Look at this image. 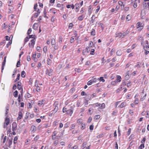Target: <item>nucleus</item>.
Wrapping results in <instances>:
<instances>
[{
    "mask_svg": "<svg viewBox=\"0 0 149 149\" xmlns=\"http://www.w3.org/2000/svg\"><path fill=\"white\" fill-rule=\"evenodd\" d=\"M51 61L50 59H48L47 60V63L48 65H50L51 63Z\"/></svg>",
    "mask_w": 149,
    "mask_h": 149,
    "instance_id": "4d7b16f0",
    "label": "nucleus"
},
{
    "mask_svg": "<svg viewBox=\"0 0 149 149\" xmlns=\"http://www.w3.org/2000/svg\"><path fill=\"white\" fill-rule=\"evenodd\" d=\"M19 116L17 118V120L20 119L22 117V113L21 112H19L18 114Z\"/></svg>",
    "mask_w": 149,
    "mask_h": 149,
    "instance_id": "4468645a",
    "label": "nucleus"
},
{
    "mask_svg": "<svg viewBox=\"0 0 149 149\" xmlns=\"http://www.w3.org/2000/svg\"><path fill=\"white\" fill-rule=\"evenodd\" d=\"M138 99L137 98H136L135 100L134 101V103L135 104H138Z\"/></svg>",
    "mask_w": 149,
    "mask_h": 149,
    "instance_id": "13d9d810",
    "label": "nucleus"
},
{
    "mask_svg": "<svg viewBox=\"0 0 149 149\" xmlns=\"http://www.w3.org/2000/svg\"><path fill=\"white\" fill-rule=\"evenodd\" d=\"M58 102H55L54 103V107H58L57 105L58 104Z\"/></svg>",
    "mask_w": 149,
    "mask_h": 149,
    "instance_id": "5fc2aeb1",
    "label": "nucleus"
},
{
    "mask_svg": "<svg viewBox=\"0 0 149 149\" xmlns=\"http://www.w3.org/2000/svg\"><path fill=\"white\" fill-rule=\"evenodd\" d=\"M29 38L28 37H26L24 39V44L27 42L29 40Z\"/></svg>",
    "mask_w": 149,
    "mask_h": 149,
    "instance_id": "79ce46f5",
    "label": "nucleus"
},
{
    "mask_svg": "<svg viewBox=\"0 0 149 149\" xmlns=\"http://www.w3.org/2000/svg\"><path fill=\"white\" fill-rule=\"evenodd\" d=\"M84 18V17H83V15H82L79 17L78 18V19L79 20L81 21Z\"/></svg>",
    "mask_w": 149,
    "mask_h": 149,
    "instance_id": "2f4dec72",
    "label": "nucleus"
},
{
    "mask_svg": "<svg viewBox=\"0 0 149 149\" xmlns=\"http://www.w3.org/2000/svg\"><path fill=\"white\" fill-rule=\"evenodd\" d=\"M53 70L52 69H47L46 70V74L48 75L49 76H51L52 74Z\"/></svg>",
    "mask_w": 149,
    "mask_h": 149,
    "instance_id": "7ed1b4c3",
    "label": "nucleus"
},
{
    "mask_svg": "<svg viewBox=\"0 0 149 149\" xmlns=\"http://www.w3.org/2000/svg\"><path fill=\"white\" fill-rule=\"evenodd\" d=\"M117 83L118 82H117V81H112L111 82V84L113 85H115L116 84H117Z\"/></svg>",
    "mask_w": 149,
    "mask_h": 149,
    "instance_id": "a19ab883",
    "label": "nucleus"
},
{
    "mask_svg": "<svg viewBox=\"0 0 149 149\" xmlns=\"http://www.w3.org/2000/svg\"><path fill=\"white\" fill-rule=\"evenodd\" d=\"M98 24L101 26L102 30H103L104 29V27L103 26V24L102 23L99 22L98 23Z\"/></svg>",
    "mask_w": 149,
    "mask_h": 149,
    "instance_id": "ea45409f",
    "label": "nucleus"
},
{
    "mask_svg": "<svg viewBox=\"0 0 149 149\" xmlns=\"http://www.w3.org/2000/svg\"><path fill=\"white\" fill-rule=\"evenodd\" d=\"M123 3L121 1H119L118 2V4L120 6H123L122 8H123L124 7L125 5L123 4Z\"/></svg>",
    "mask_w": 149,
    "mask_h": 149,
    "instance_id": "a878e982",
    "label": "nucleus"
},
{
    "mask_svg": "<svg viewBox=\"0 0 149 149\" xmlns=\"http://www.w3.org/2000/svg\"><path fill=\"white\" fill-rule=\"evenodd\" d=\"M121 77L119 75H117V82H120L121 81Z\"/></svg>",
    "mask_w": 149,
    "mask_h": 149,
    "instance_id": "f3484780",
    "label": "nucleus"
},
{
    "mask_svg": "<svg viewBox=\"0 0 149 149\" xmlns=\"http://www.w3.org/2000/svg\"><path fill=\"white\" fill-rule=\"evenodd\" d=\"M12 43V41L10 40V41L6 45V47L8 48L9 46Z\"/></svg>",
    "mask_w": 149,
    "mask_h": 149,
    "instance_id": "09e8293b",
    "label": "nucleus"
},
{
    "mask_svg": "<svg viewBox=\"0 0 149 149\" xmlns=\"http://www.w3.org/2000/svg\"><path fill=\"white\" fill-rule=\"evenodd\" d=\"M43 51L44 52L46 53L47 50V47L46 46H45L43 48Z\"/></svg>",
    "mask_w": 149,
    "mask_h": 149,
    "instance_id": "bf43d9fd",
    "label": "nucleus"
},
{
    "mask_svg": "<svg viewBox=\"0 0 149 149\" xmlns=\"http://www.w3.org/2000/svg\"><path fill=\"white\" fill-rule=\"evenodd\" d=\"M45 100H42L41 101H39V102L38 103V104L39 106H43L45 104Z\"/></svg>",
    "mask_w": 149,
    "mask_h": 149,
    "instance_id": "6e6552de",
    "label": "nucleus"
},
{
    "mask_svg": "<svg viewBox=\"0 0 149 149\" xmlns=\"http://www.w3.org/2000/svg\"><path fill=\"white\" fill-rule=\"evenodd\" d=\"M97 79L95 78L94 77H93L92 79L91 80L93 84L96 83L97 81Z\"/></svg>",
    "mask_w": 149,
    "mask_h": 149,
    "instance_id": "2eb2a0df",
    "label": "nucleus"
},
{
    "mask_svg": "<svg viewBox=\"0 0 149 149\" xmlns=\"http://www.w3.org/2000/svg\"><path fill=\"white\" fill-rule=\"evenodd\" d=\"M12 130L13 131H15L17 129V125L16 122H13L12 124Z\"/></svg>",
    "mask_w": 149,
    "mask_h": 149,
    "instance_id": "20e7f679",
    "label": "nucleus"
},
{
    "mask_svg": "<svg viewBox=\"0 0 149 149\" xmlns=\"http://www.w3.org/2000/svg\"><path fill=\"white\" fill-rule=\"evenodd\" d=\"M8 142L9 146H10L12 144V139H9L8 140Z\"/></svg>",
    "mask_w": 149,
    "mask_h": 149,
    "instance_id": "f704fd0d",
    "label": "nucleus"
},
{
    "mask_svg": "<svg viewBox=\"0 0 149 149\" xmlns=\"http://www.w3.org/2000/svg\"><path fill=\"white\" fill-rule=\"evenodd\" d=\"M6 56H5L4 58V60L2 62V64L3 65H5L6 62Z\"/></svg>",
    "mask_w": 149,
    "mask_h": 149,
    "instance_id": "de8ad7c7",
    "label": "nucleus"
},
{
    "mask_svg": "<svg viewBox=\"0 0 149 149\" xmlns=\"http://www.w3.org/2000/svg\"><path fill=\"white\" fill-rule=\"evenodd\" d=\"M122 52L121 50H119L116 52V54L118 56H120L122 54Z\"/></svg>",
    "mask_w": 149,
    "mask_h": 149,
    "instance_id": "393cba45",
    "label": "nucleus"
},
{
    "mask_svg": "<svg viewBox=\"0 0 149 149\" xmlns=\"http://www.w3.org/2000/svg\"><path fill=\"white\" fill-rule=\"evenodd\" d=\"M87 144V143L86 142H84L82 145L81 147L83 148H84L86 146Z\"/></svg>",
    "mask_w": 149,
    "mask_h": 149,
    "instance_id": "4c0bfd02",
    "label": "nucleus"
},
{
    "mask_svg": "<svg viewBox=\"0 0 149 149\" xmlns=\"http://www.w3.org/2000/svg\"><path fill=\"white\" fill-rule=\"evenodd\" d=\"M143 6L145 8H148L149 9V2L148 3H146V2H143Z\"/></svg>",
    "mask_w": 149,
    "mask_h": 149,
    "instance_id": "9d476101",
    "label": "nucleus"
},
{
    "mask_svg": "<svg viewBox=\"0 0 149 149\" xmlns=\"http://www.w3.org/2000/svg\"><path fill=\"white\" fill-rule=\"evenodd\" d=\"M73 112V109L71 107L69 109L67 110V113L68 114H70V116L71 115Z\"/></svg>",
    "mask_w": 149,
    "mask_h": 149,
    "instance_id": "f8f14e48",
    "label": "nucleus"
},
{
    "mask_svg": "<svg viewBox=\"0 0 149 149\" xmlns=\"http://www.w3.org/2000/svg\"><path fill=\"white\" fill-rule=\"evenodd\" d=\"M53 47L54 49L53 52V53H55V50H57L58 49V45H54Z\"/></svg>",
    "mask_w": 149,
    "mask_h": 149,
    "instance_id": "aec40b11",
    "label": "nucleus"
},
{
    "mask_svg": "<svg viewBox=\"0 0 149 149\" xmlns=\"http://www.w3.org/2000/svg\"><path fill=\"white\" fill-rule=\"evenodd\" d=\"M39 15L38 13H35L33 15V17H36L38 16Z\"/></svg>",
    "mask_w": 149,
    "mask_h": 149,
    "instance_id": "0e129e2a",
    "label": "nucleus"
},
{
    "mask_svg": "<svg viewBox=\"0 0 149 149\" xmlns=\"http://www.w3.org/2000/svg\"><path fill=\"white\" fill-rule=\"evenodd\" d=\"M81 129L82 130H84L85 128V125L84 123H82L81 124Z\"/></svg>",
    "mask_w": 149,
    "mask_h": 149,
    "instance_id": "7c9ffc66",
    "label": "nucleus"
},
{
    "mask_svg": "<svg viewBox=\"0 0 149 149\" xmlns=\"http://www.w3.org/2000/svg\"><path fill=\"white\" fill-rule=\"evenodd\" d=\"M31 129L32 130V132H34L36 131V126H32L31 127Z\"/></svg>",
    "mask_w": 149,
    "mask_h": 149,
    "instance_id": "412c9836",
    "label": "nucleus"
},
{
    "mask_svg": "<svg viewBox=\"0 0 149 149\" xmlns=\"http://www.w3.org/2000/svg\"><path fill=\"white\" fill-rule=\"evenodd\" d=\"M74 38L73 37H72L70 39V42L71 43H72L74 42Z\"/></svg>",
    "mask_w": 149,
    "mask_h": 149,
    "instance_id": "864d4df0",
    "label": "nucleus"
},
{
    "mask_svg": "<svg viewBox=\"0 0 149 149\" xmlns=\"http://www.w3.org/2000/svg\"><path fill=\"white\" fill-rule=\"evenodd\" d=\"M126 75L125 76V79L128 80L130 78V76L129 75L128 72H127L126 73Z\"/></svg>",
    "mask_w": 149,
    "mask_h": 149,
    "instance_id": "5701e85b",
    "label": "nucleus"
},
{
    "mask_svg": "<svg viewBox=\"0 0 149 149\" xmlns=\"http://www.w3.org/2000/svg\"><path fill=\"white\" fill-rule=\"evenodd\" d=\"M116 37H118L119 38H123L124 37V35H123V33H121L120 32L118 33H116Z\"/></svg>",
    "mask_w": 149,
    "mask_h": 149,
    "instance_id": "1a4fd4ad",
    "label": "nucleus"
},
{
    "mask_svg": "<svg viewBox=\"0 0 149 149\" xmlns=\"http://www.w3.org/2000/svg\"><path fill=\"white\" fill-rule=\"evenodd\" d=\"M26 73L25 72L23 71L21 73V76L23 78H24L25 77Z\"/></svg>",
    "mask_w": 149,
    "mask_h": 149,
    "instance_id": "c85d7f7f",
    "label": "nucleus"
},
{
    "mask_svg": "<svg viewBox=\"0 0 149 149\" xmlns=\"http://www.w3.org/2000/svg\"><path fill=\"white\" fill-rule=\"evenodd\" d=\"M131 19V17L129 15H128L126 17V19L127 21H130Z\"/></svg>",
    "mask_w": 149,
    "mask_h": 149,
    "instance_id": "72a5a7b5",
    "label": "nucleus"
},
{
    "mask_svg": "<svg viewBox=\"0 0 149 149\" xmlns=\"http://www.w3.org/2000/svg\"><path fill=\"white\" fill-rule=\"evenodd\" d=\"M100 81H102V82H104L105 81V80L103 78V77H101L97 79Z\"/></svg>",
    "mask_w": 149,
    "mask_h": 149,
    "instance_id": "6ab92c4d",
    "label": "nucleus"
},
{
    "mask_svg": "<svg viewBox=\"0 0 149 149\" xmlns=\"http://www.w3.org/2000/svg\"><path fill=\"white\" fill-rule=\"evenodd\" d=\"M18 93L17 91H15L13 95L15 97H17Z\"/></svg>",
    "mask_w": 149,
    "mask_h": 149,
    "instance_id": "c756f323",
    "label": "nucleus"
},
{
    "mask_svg": "<svg viewBox=\"0 0 149 149\" xmlns=\"http://www.w3.org/2000/svg\"><path fill=\"white\" fill-rule=\"evenodd\" d=\"M31 28H29L28 29V31H27V33L28 35L30 33H31Z\"/></svg>",
    "mask_w": 149,
    "mask_h": 149,
    "instance_id": "e2e57ef3",
    "label": "nucleus"
},
{
    "mask_svg": "<svg viewBox=\"0 0 149 149\" xmlns=\"http://www.w3.org/2000/svg\"><path fill=\"white\" fill-rule=\"evenodd\" d=\"M130 30H128V29H127L126 31L125 32H124L123 33V35H124V37L126 36L127 34H128Z\"/></svg>",
    "mask_w": 149,
    "mask_h": 149,
    "instance_id": "b1692460",
    "label": "nucleus"
},
{
    "mask_svg": "<svg viewBox=\"0 0 149 149\" xmlns=\"http://www.w3.org/2000/svg\"><path fill=\"white\" fill-rule=\"evenodd\" d=\"M35 39H32L31 41V43H29V46L30 47H33L35 44Z\"/></svg>",
    "mask_w": 149,
    "mask_h": 149,
    "instance_id": "39448f33",
    "label": "nucleus"
},
{
    "mask_svg": "<svg viewBox=\"0 0 149 149\" xmlns=\"http://www.w3.org/2000/svg\"><path fill=\"white\" fill-rule=\"evenodd\" d=\"M22 84L21 82L20 81H18V82L17 84V88L19 90H20L22 88V86H21Z\"/></svg>",
    "mask_w": 149,
    "mask_h": 149,
    "instance_id": "ddd939ff",
    "label": "nucleus"
},
{
    "mask_svg": "<svg viewBox=\"0 0 149 149\" xmlns=\"http://www.w3.org/2000/svg\"><path fill=\"white\" fill-rule=\"evenodd\" d=\"M82 119H79L77 121V123L79 124H80L81 123H82Z\"/></svg>",
    "mask_w": 149,
    "mask_h": 149,
    "instance_id": "58836bf2",
    "label": "nucleus"
},
{
    "mask_svg": "<svg viewBox=\"0 0 149 149\" xmlns=\"http://www.w3.org/2000/svg\"><path fill=\"white\" fill-rule=\"evenodd\" d=\"M91 100V98H86L85 99V101L84 102V106L86 107L87 106L88 104V102L89 100Z\"/></svg>",
    "mask_w": 149,
    "mask_h": 149,
    "instance_id": "423d86ee",
    "label": "nucleus"
},
{
    "mask_svg": "<svg viewBox=\"0 0 149 149\" xmlns=\"http://www.w3.org/2000/svg\"><path fill=\"white\" fill-rule=\"evenodd\" d=\"M28 37L29 38V39L30 38H33L34 39L35 38V36L34 35H29V37Z\"/></svg>",
    "mask_w": 149,
    "mask_h": 149,
    "instance_id": "8fccbe9b",
    "label": "nucleus"
},
{
    "mask_svg": "<svg viewBox=\"0 0 149 149\" xmlns=\"http://www.w3.org/2000/svg\"><path fill=\"white\" fill-rule=\"evenodd\" d=\"M126 106V103L125 102H122L120 105L119 106L120 108H123Z\"/></svg>",
    "mask_w": 149,
    "mask_h": 149,
    "instance_id": "dca6fc26",
    "label": "nucleus"
},
{
    "mask_svg": "<svg viewBox=\"0 0 149 149\" xmlns=\"http://www.w3.org/2000/svg\"><path fill=\"white\" fill-rule=\"evenodd\" d=\"M51 43L52 45H55V40L54 38L52 39L51 40Z\"/></svg>",
    "mask_w": 149,
    "mask_h": 149,
    "instance_id": "a211bd4d",
    "label": "nucleus"
},
{
    "mask_svg": "<svg viewBox=\"0 0 149 149\" xmlns=\"http://www.w3.org/2000/svg\"><path fill=\"white\" fill-rule=\"evenodd\" d=\"M149 48V45H148L146 47H144V49H148Z\"/></svg>",
    "mask_w": 149,
    "mask_h": 149,
    "instance_id": "774afa93",
    "label": "nucleus"
},
{
    "mask_svg": "<svg viewBox=\"0 0 149 149\" xmlns=\"http://www.w3.org/2000/svg\"><path fill=\"white\" fill-rule=\"evenodd\" d=\"M73 24H72V23H70L69 24V25L68 28L70 29H72V27H73Z\"/></svg>",
    "mask_w": 149,
    "mask_h": 149,
    "instance_id": "a18cd8bd",
    "label": "nucleus"
},
{
    "mask_svg": "<svg viewBox=\"0 0 149 149\" xmlns=\"http://www.w3.org/2000/svg\"><path fill=\"white\" fill-rule=\"evenodd\" d=\"M56 19V17L54 16L52 17L51 19V21L52 22H54L55 19Z\"/></svg>",
    "mask_w": 149,
    "mask_h": 149,
    "instance_id": "49530a36",
    "label": "nucleus"
},
{
    "mask_svg": "<svg viewBox=\"0 0 149 149\" xmlns=\"http://www.w3.org/2000/svg\"><path fill=\"white\" fill-rule=\"evenodd\" d=\"M20 60H19V61L17 63L16 66L17 67H19L20 66Z\"/></svg>",
    "mask_w": 149,
    "mask_h": 149,
    "instance_id": "6e6d98bb",
    "label": "nucleus"
},
{
    "mask_svg": "<svg viewBox=\"0 0 149 149\" xmlns=\"http://www.w3.org/2000/svg\"><path fill=\"white\" fill-rule=\"evenodd\" d=\"M146 140V138L145 137H144L143 139L141 141V142L142 143H144Z\"/></svg>",
    "mask_w": 149,
    "mask_h": 149,
    "instance_id": "c03bdc74",
    "label": "nucleus"
},
{
    "mask_svg": "<svg viewBox=\"0 0 149 149\" xmlns=\"http://www.w3.org/2000/svg\"><path fill=\"white\" fill-rule=\"evenodd\" d=\"M144 147V144L142 143L139 147V149H142Z\"/></svg>",
    "mask_w": 149,
    "mask_h": 149,
    "instance_id": "c9c22d12",
    "label": "nucleus"
},
{
    "mask_svg": "<svg viewBox=\"0 0 149 149\" xmlns=\"http://www.w3.org/2000/svg\"><path fill=\"white\" fill-rule=\"evenodd\" d=\"M95 104L96 107H100L98 108V110L99 111H100V110L103 109L105 108V104L104 103L100 104L98 103H97Z\"/></svg>",
    "mask_w": 149,
    "mask_h": 149,
    "instance_id": "f03ea898",
    "label": "nucleus"
},
{
    "mask_svg": "<svg viewBox=\"0 0 149 149\" xmlns=\"http://www.w3.org/2000/svg\"><path fill=\"white\" fill-rule=\"evenodd\" d=\"M100 116L99 115H95L94 116V119L95 120H97L99 119L100 118Z\"/></svg>",
    "mask_w": 149,
    "mask_h": 149,
    "instance_id": "bb28decb",
    "label": "nucleus"
},
{
    "mask_svg": "<svg viewBox=\"0 0 149 149\" xmlns=\"http://www.w3.org/2000/svg\"><path fill=\"white\" fill-rule=\"evenodd\" d=\"M69 125V123H67L65 124L64 126V127L65 128H67L68 127Z\"/></svg>",
    "mask_w": 149,
    "mask_h": 149,
    "instance_id": "680f3d73",
    "label": "nucleus"
},
{
    "mask_svg": "<svg viewBox=\"0 0 149 149\" xmlns=\"http://www.w3.org/2000/svg\"><path fill=\"white\" fill-rule=\"evenodd\" d=\"M38 27V24L37 23H35L33 26V28L34 30H36Z\"/></svg>",
    "mask_w": 149,
    "mask_h": 149,
    "instance_id": "4be33fe9",
    "label": "nucleus"
},
{
    "mask_svg": "<svg viewBox=\"0 0 149 149\" xmlns=\"http://www.w3.org/2000/svg\"><path fill=\"white\" fill-rule=\"evenodd\" d=\"M89 48H89V47H86L85 48V49L86 50V52L87 54L90 51V49H88Z\"/></svg>",
    "mask_w": 149,
    "mask_h": 149,
    "instance_id": "052dcab7",
    "label": "nucleus"
},
{
    "mask_svg": "<svg viewBox=\"0 0 149 149\" xmlns=\"http://www.w3.org/2000/svg\"><path fill=\"white\" fill-rule=\"evenodd\" d=\"M95 52V50L94 49H91L90 52V54L91 55H94V53Z\"/></svg>",
    "mask_w": 149,
    "mask_h": 149,
    "instance_id": "37998d69",
    "label": "nucleus"
},
{
    "mask_svg": "<svg viewBox=\"0 0 149 149\" xmlns=\"http://www.w3.org/2000/svg\"><path fill=\"white\" fill-rule=\"evenodd\" d=\"M141 63L140 62H138L136 63V65H135L134 67V68H136L139 69L141 67Z\"/></svg>",
    "mask_w": 149,
    "mask_h": 149,
    "instance_id": "9b49d317",
    "label": "nucleus"
},
{
    "mask_svg": "<svg viewBox=\"0 0 149 149\" xmlns=\"http://www.w3.org/2000/svg\"><path fill=\"white\" fill-rule=\"evenodd\" d=\"M146 96V94L144 95L143 96V97H141V99H140L141 100V101H143L145 99V98Z\"/></svg>",
    "mask_w": 149,
    "mask_h": 149,
    "instance_id": "3c124183",
    "label": "nucleus"
},
{
    "mask_svg": "<svg viewBox=\"0 0 149 149\" xmlns=\"http://www.w3.org/2000/svg\"><path fill=\"white\" fill-rule=\"evenodd\" d=\"M31 148H33V149H37L38 148L37 147H36L35 146V145H33L31 146Z\"/></svg>",
    "mask_w": 149,
    "mask_h": 149,
    "instance_id": "338daca9",
    "label": "nucleus"
},
{
    "mask_svg": "<svg viewBox=\"0 0 149 149\" xmlns=\"http://www.w3.org/2000/svg\"><path fill=\"white\" fill-rule=\"evenodd\" d=\"M95 31L94 29H92V31L91 32V34L93 36L95 35Z\"/></svg>",
    "mask_w": 149,
    "mask_h": 149,
    "instance_id": "473e14b6",
    "label": "nucleus"
},
{
    "mask_svg": "<svg viewBox=\"0 0 149 149\" xmlns=\"http://www.w3.org/2000/svg\"><path fill=\"white\" fill-rule=\"evenodd\" d=\"M10 122V119L8 118V116H7L5 119V122L4 123L3 125V127L4 128H6V129H7V127L9 124Z\"/></svg>",
    "mask_w": 149,
    "mask_h": 149,
    "instance_id": "f257e3e1",
    "label": "nucleus"
},
{
    "mask_svg": "<svg viewBox=\"0 0 149 149\" xmlns=\"http://www.w3.org/2000/svg\"><path fill=\"white\" fill-rule=\"evenodd\" d=\"M93 45V42L91 41H90L88 45V47H89V48L90 47H91Z\"/></svg>",
    "mask_w": 149,
    "mask_h": 149,
    "instance_id": "e433bc0d",
    "label": "nucleus"
},
{
    "mask_svg": "<svg viewBox=\"0 0 149 149\" xmlns=\"http://www.w3.org/2000/svg\"><path fill=\"white\" fill-rule=\"evenodd\" d=\"M81 95L82 96L86 95L87 94L85 93L84 91H82L81 93Z\"/></svg>",
    "mask_w": 149,
    "mask_h": 149,
    "instance_id": "69168bd1",
    "label": "nucleus"
},
{
    "mask_svg": "<svg viewBox=\"0 0 149 149\" xmlns=\"http://www.w3.org/2000/svg\"><path fill=\"white\" fill-rule=\"evenodd\" d=\"M137 28H139V30L140 31L143 28V26L142 25V24L140 22H138L137 24Z\"/></svg>",
    "mask_w": 149,
    "mask_h": 149,
    "instance_id": "0eeeda50",
    "label": "nucleus"
},
{
    "mask_svg": "<svg viewBox=\"0 0 149 149\" xmlns=\"http://www.w3.org/2000/svg\"><path fill=\"white\" fill-rule=\"evenodd\" d=\"M82 53L83 55L84 56H86L87 55V53L86 52V50L85 49H84L82 51Z\"/></svg>",
    "mask_w": 149,
    "mask_h": 149,
    "instance_id": "cd10ccee",
    "label": "nucleus"
},
{
    "mask_svg": "<svg viewBox=\"0 0 149 149\" xmlns=\"http://www.w3.org/2000/svg\"><path fill=\"white\" fill-rule=\"evenodd\" d=\"M92 84H93V83H92V81L91 80L88 81L87 83V84L88 85H90Z\"/></svg>",
    "mask_w": 149,
    "mask_h": 149,
    "instance_id": "603ef678",
    "label": "nucleus"
}]
</instances>
